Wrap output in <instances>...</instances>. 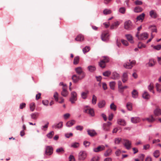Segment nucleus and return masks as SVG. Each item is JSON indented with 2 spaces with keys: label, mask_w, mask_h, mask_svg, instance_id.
<instances>
[{
  "label": "nucleus",
  "mask_w": 161,
  "mask_h": 161,
  "mask_svg": "<svg viewBox=\"0 0 161 161\" xmlns=\"http://www.w3.org/2000/svg\"><path fill=\"white\" fill-rule=\"evenodd\" d=\"M136 63V62L135 60L130 61V60H129V62L124 63L123 66L126 69H131L133 65L135 64Z\"/></svg>",
  "instance_id": "obj_1"
},
{
  "label": "nucleus",
  "mask_w": 161,
  "mask_h": 161,
  "mask_svg": "<svg viewBox=\"0 0 161 161\" xmlns=\"http://www.w3.org/2000/svg\"><path fill=\"white\" fill-rule=\"evenodd\" d=\"M139 32H138L136 35V36L137 37L139 40H145L148 37V35L147 33H142L140 35H139Z\"/></svg>",
  "instance_id": "obj_2"
},
{
  "label": "nucleus",
  "mask_w": 161,
  "mask_h": 161,
  "mask_svg": "<svg viewBox=\"0 0 161 161\" xmlns=\"http://www.w3.org/2000/svg\"><path fill=\"white\" fill-rule=\"evenodd\" d=\"M75 70L76 73L79 75V76H80L82 78L84 77L85 74L81 67H77L75 69Z\"/></svg>",
  "instance_id": "obj_3"
},
{
  "label": "nucleus",
  "mask_w": 161,
  "mask_h": 161,
  "mask_svg": "<svg viewBox=\"0 0 161 161\" xmlns=\"http://www.w3.org/2000/svg\"><path fill=\"white\" fill-rule=\"evenodd\" d=\"M87 156L86 152L85 151L80 152L79 154L78 160L80 161L84 160Z\"/></svg>",
  "instance_id": "obj_4"
},
{
  "label": "nucleus",
  "mask_w": 161,
  "mask_h": 161,
  "mask_svg": "<svg viewBox=\"0 0 161 161\" xmlns=\"http://www.w3.org/2000/svg\"><path fill=\"white\" fill-rule=\"evenodd\" d=\"M109 34L108 31H103L101 35V39L102 41H105L109 39Z\"/></svg>",
  "instance_id": "obj_5"
},
{
  "label": "nucleus",
  "mask_w": 161,
  "mask_h": 161,
  "mask_svg": "<svg viewBox=\"0 0 161 161\" xmlns=\"http://www.w3.org/2000/svg\"><path fill=\"white\" fill-rule=\"evenodd\" d=\"M84 112L89 114L92 116H94L95 114L94 111L93 109L90 108V107L88 106H87L86 108H85Z\"/></svg>",
  "instance_id": "obj_6"
},
{
  "label": "nucleus",
  "mask_w": 161,
  "mask_h": 161,
  "mask_svg": "<svg viewBox=\"0 0 161 161\" xmlns=\"http://www.w3.org/2000/svg\"><path fill=\"white\" fill-rule=\"evenodd\" d=\"M71 97L70 99V101L72 103H74L75 101H76L77 98V93L75 92H71Z\"/></svg>",
  "instance_id": "obj_7"
},
{
  "label": "nucleus",
  "mask_w": 161,
  "mask_h": 161,
  "mask_svg": "<svg viewBox=\"0 0 161 161\" xmlns=\"http://www.w3.org/2000/svg\"><path fill=\"white\" fill-rule=\"evenodd\" d=\"M132 23L130 20H129L125 22L124 23V28L125 29L130 30L132 29Z\"/></svg>",
  "instance_id": "obj_8"
},
{
  "label": "nucleus",
  "mask_w": 161,
  "mask_h": 161,
  "mask_svg": "<svg viewBox=\"0 0 161 161\" xmlns=\"http://www.w3.org/2000/svg\"><path fill=\"white\" fill-rule=\"evenodd\" d=\"M131 142L129 140H124V145L127 149L129 150L131 148Z\"/></svg>",
  "instance_id": "obj_9"
},
{
  "label": "nucleus",
  "mask_w": 161,
  "mask_h": 161,
  "mask_svg": "<svg viewBox=\"0 0 161 161\" xmlns=\"http://www.w3.org/2000/svg\"><path fill=\"white\" fill-rule=\"evenodd\" d=\"M122 80L123 83H126L128 79V75L127 72L123 73L121 78Z\"/></svg>",
  "instance_id": "obj_10"
},
{
  "label": "nucleus",
  "mask_w": 161,
  "mask_h": 161,
  "mask_svg": "<svg viewBox=\"0 0 161 161\" xmlns=\"http://www.w3.org/2000/svg\"><path fill=\"white\" fill-rule=\"evenodd\" d=\"M67 89V87L66 86H64L62 87V90L61 92V94L64 97H66L69 94Z\"/></svg>",
  "instance_id": "obj_11"
},
{
  "label": "nucleus",
  "mask_w": 161,
  "mask_h": 161,
  "mask_svg": "<svg viewBox=\"0 0 161 161\" xmlns=\"http://www.w3.org/2000/svg\"><path fill=\"white\" fill-rule=\"evenodd\" d=\"M53 153V148L49 146L46 147L45 154L47 155H51Z\"/></svg>",
  "instance_id": "obj_12"
},
{
  "label": "nucleus",
  "mask_w": 161,
  "mask_h": 161,
  "mask_svg": "<svg viewBox=\"0 0 161 161\" xmlns=\"http://www.w3.org/2000/svg\"><path fill=\"white\" fill-rule=\"evenodd\" d=\"M105 147L103 145L98 146L97 147L94 148L93 151L96 153H98L105 149Z\"/></svg>",
  "instance_id": "obj_13"
},
{
  "label": "nucleus",
  "mask_w": 161,
  "mask_h": 161,
  "mask_svg": "<svg viewBox=\"0 0 161 161\" xmlns=\"http://www.w3.org/2000/svg\"><path fill=\"white\" fill-rule=\"evenodd\" d=\"M58 93L57 92H56L54 93V96H53V97L55 98V101L57 102H58ZM59 100H60V101H59L58 102L60 103H63L64 102V99L62 97H61L60 98Z\"/></svg>",
  "instance_id": "obj_14"
},
{
  "label": "nucleus",
  "mask_w": 161,
  "mask_h": 161,
  "mask_svg": "<svg viewBox=\"0 0 161 161\" xmlns=\"http://www.w3.org/2000/svg\"><path fill=\"white\" fill-rule=\"evenodd\" d=\"M72 79L73 82L75 83H77L79 80L82 79L81 77L80 76H77L76 75H74L72 76Z\"/></svg>",
  "instance_id": "obj_15"
},
{
  "label": "nucleus",
  "mask_w": 161,
  "mask_h": 161,
  "mask_svg": "<svg viewBox=\"0 0 161 161\" xmlns=\"http://www.w3.org/2000/svg\"><path fill=\"white\" fill-rule=\"evenodd\" d=\"M117 123L120 125L125 126L126 124V122L125 121L122 119H118L117 120Z\"/></svg>",
  "instance_id": "obj_16"
},
{
  "label": "nucleus",
  "mask_w": 161,
  "mask_h": 161,
  "mask_svg": "<svg viewBox=\"0 0 161 161\" xmlns=\"http://www.w3.org/2000/svg\"><path fill=\"white\" fill-rule=\"evenodd\" d=\"M148 89L150 92H152L153 94H154L155 92L153 90V83L151 82L150 83L148 86Z\"/></svg>",
  "instance_id": "obj_17"
},
{
  "label": "nucleus",
  "mask_w": 161,
  "mask_h": 161,
  "mask_svg": "<svg viewBox=\"0 0 161 161\" xmlns=\"http://www.w3.org/2000/svg\"><path fill=\"white\" fill-rule=\"evenodd\" d=\"M142 97L145 99H148L150 98V96L147 92L145 91L143 93Z\"/></svg>",
  "instance_id": "obj_18"
},
{
  "label": "nucleus",
  "mask_w": 161,
  "mask_h": 161,
  "mask_svg": "<svg viewBox=\"0 0 161 161\" xmlns=\"http://www.w3.org/2000/svg\"><path fill=\"white\" fill-rule=\"evenodd\" d=\"M140 121V119L138 117H132L131 119V122L134 123H137Z\"/></svg>",
  "instance_id": "obj_19"
},
{
  "label": "nucleus",
  "mask_w": 161,
  "mask_h": 161,
  "mask_svg": "<svg viewBox=\"0 0 161 161\" xmlns=\"http://www.w3.org/2000/svg\"><path fill=\"white\" fill-rule=\"evenodd\" d=\"M63 126V122H60L57 124H55L53 125L52 127L55 129L61 128Z\"/></svg>",
  "instance_id": "obj_20"
},
{
  "label": "nucleus",
  "mask_w": 161,
  "mask_h": 161,
  "mask_svg": "<svg viewBox=\"0 0 161 161\" xmlns=\"http://www.w3.org/2000/svg\"><path fill=\"white\" fill-rule=\"evenodd\" d=\"M125 37H126L127 40L130 42L131 43H133L134 42L133 39V37L130 34H128L125 35Z\"/></svg>",
  "instance_id": "obj_21"
},
{
  "label": "nucleus",
  "mask_w": 161,
  "mask_h": 161,
  "mask_svg": "<svg viewBox=\"0 0 161 161\" xmlns=\"http://www.w3.org/2000/svg\"><path fill=\"white\" fill-rule=\"evenodd\" d=\"M84 40V36L81 34L78 35L75 38V40L77 41H83Z\"/></svg>",
  "instance_id": "obj_22"
},
{
  "label": "nucleus",
  "mask_w": 161,
  "mask_h": 161,
  "mask_svg": "<svg viewBox=\"0 0 161 161\" xmlns=\"http://www.w3.org/2000/svg\"><path fill=\"white\" fill-rule=\"evenodd\" d=\"M119 78V75L117 72H114L112 73V78L113 79L116 80Z\"/></svg>",
  "instance_id": "obj_23"
},
{
  "label": "nucleus",
  "mask_w": 161,
  "mask_h": 161,
  "mask_svg": "<svg viewBox=\"0 0 161 161\" xmlns=\"http://www.w3.org/2000/svg\"><path fill=\"white\" fill-rule=\"evenodd\" d=\"M119 23L118 21L115 22L111 26L110 29H113L116 28L119 25Z\"/></svg>",
  "instance_id": "obj_24"
},
{
  "label": "nucleus",
  "mask_w": 161,
  "mask_h": 161,
  "mask_svg": "<svg viewBox=\"0 0 161 161\" xmlns=\"http://www.w3.org/2000/svg\"><path fill=\"white\" fill-rule=\"evenodd\" d=\"M145 16V14L143 13L137 17L136 19L138 21L141 20L142 21L144 18Z\"/></svg>",
  "instance_id": "obj_25"
},
{
  "label": "nucleus",
  "mask_w": 161,
  "mask_h": 161,
  "mask_svg": "<svg viewBox=\"0 0 161 161\" xmlns=\"http://www.w3.org/2000/svg\"><path fill=\"white\" fill-rule=\"evenodd\" d=\"M143 121L147 120L149 122H153L155 119L152 116L149 117L148 118H146L142 119Z\"/></svg>",
  "instance_id": "obj_26"
},
{
  "label": "nucleus",
  "mask_w": 161,
  "mask_h": 161,
  "mask_svg": "<svg viewBox=\"0 0 161 161\" xmlns=\"http://www.w3.org/2000/svg\"><path fill=\"white\" fill-rule=\"evenodd\" d=\"M87 69L90 72H93L96 69V68L94 66L90 65L87 67Z\"/></svg>",
  "instance_id": "obj_27"
},
{
  "label": "nucleus",
  "mask_w": 161,
  "mask_h": 161,
  "mask_svg": "<svg viewBox=\"0 0 161 161\" xmlns=\"http://www.w3.org/2000/svg\"><path fill=\"white\" fill-rule=\"evenodd\" d=\"M132 97L135 98H137L138 96V92L136 90H134L131 92Z\"/></svg>",
  "instance_id": "obj_28"
},
{
  "label": "nucleus",
  "mask_w": 161,
  "mask_h": 161,
  "mask_svg": "<svg viewBox=\"0 0 161 161\" xmlns=\"http://www.w3.org/2000/svg\"><path fill=\"white\" fill-rule=\"evenodd\" d=\"M105 104V102L104 100H102L99 102L98 103V107L100 108H103Z\"/></svg>",
  "instance_id": "obj_29"
},
{
  "label": "nucleus",
  "mask_w": 161,
  "mask_h": 161,
  "mask_svg": "<svg viewBox=\"0 0 161 161\" xmlns=\"http://www.w3.org/2000/svg\"><path fill=\"white\" fill-rule=\"evenodd\" d=\"M143 10L142 8L139 7V6H137L136 7L134 10V11L135 13H140Z\"/></svg>",
  "instance_id": "obj_30"
},
{
  "label": "nucleus",
  "mask_w": 161,
  "mask_h": 161,
  "mask_svg": "<svg viewBox=\"0 0 161 161\" xmlns=\"http://www.w3.org/2000/svg\"><path fill=\"white\" fill-rule=\"evenodd\" d=\"M150 15L152 18H155L157 17L156 12L153 10L151 11L150 12Z\"/></svg>",
  "instance_id": "obj_31"
},
{
  "label": "nucleus",
  "mask_w": 161,
  "mask_h": 161,
  "mask_svg": "<svg viewBox=\"0 0 161 161\" xmlns=\"http://www.w3.org/2000/svg\"><path fill=\"white\" fill-rule=\"evenodd\" d=\"M75 123V121L74 120H72L71 121H68L66 124V125L68 127H70L73 125Z\"/></svg>",
  "instance_id": "obj_32"
},
{
  "label": "nucleus",
  "mask_w": 161,
  "mask_h": 161,
  "mask_svg": "<svg viewBox=\"0 0 161 161\" xmlns=\"http://www.w3.org/2000/svg\"><path fill=\"white\" fill-rule=\"evenodd\" d=\"M39 115V113H35L31 114V118L33 119H36Z\"/></svg>",
  "instance_id": "obj_33"
},
{
  "label": "nucleus",
  "mask_w": 161,
  "mask_h": 161,
  "mask_svg": "<svg viewBox=\"0 0 161 161\" xmlns=\"http://www.w3.org/2000/svg\"><path fill=\"white\" fill-rule=\"evenodd\" d=\"M88 134L91 136H94L96 135V133L94 130H88Z\"/></svg>",
  "instance_id": "obj_34"
},
{
  "label": "nucleus",
  "mask_w": 161,
  "mask_h": 161,
  "mask_svg": "<svg viewBox=\"0 0 161 161\" xmlns=\"http://www.w3.org/2000/svg\"><path fill=\"white\" fill-rule=\"evenodd\" d=\"M156 88L157 91L159 93H161V85L158 83L156 84Z\"/></svg>",
  "instance_id": "obj_35"
},
{
  "label": "nucleus",
  "mask_w": 161,
  "mask_h": 161,
  "mask_svg": "<svg viewBox=\"0 0 161 161\" xmlns=\"http://www.w3.org/2000/svg\"><path fill=\"white\" fill-rule=\"evenodd\" d=\"M88 93V91H86L85 92H82L81 94L82 97L84 99H86Z\"/></svg>",
  "instance_id": "obj_36"
},
{
  "label": "nucleus",
  "mask_w": 161,
  "mask_h": 161,
  "mask_svg": "<svg viewBox=\"0 0 161 161\" xmlns=\"http://www.w3.org/2000/svg\"><path fill=\"white\" fill-rule=\"evenodd\" d=\"M154 114L156 116H159L161 114V110L157 108L154 111Z\"/></svg>",
  "instance_id": "obj_37"
},
{
  "label": "nucleus",
  "mask_w": 161,
  "mask_h": 161,
  "mask_svg": "<svg viewBox=\"0 0 161 161\" xmlns=\"http://www.w3.org/2000/svg\"><path fill=\"white\" fill-rule=\"evenodd\" d=\"M155 64L154 62L153 59H150L149 60V63L147 64V66L152 67Z\"/></svg>",
  "instance_id": "obj_38"
},
{
  "label": "nucleus",
  "mask_w": 161,
  "mask_h": 161,
  "mask_svg": "<svg viewBox=\"0 0 161 161\" xmlns=\"http://www.w3.org/2000/svg\"><path fill=\"white\" fill-rule=\"evenodd\" d=\"M112 150L109 149L104 153V155L105 157H107L110 155L111 154Z\"/></svg>",
  "instance_id": "obj_39"
},
{
  "label": "nucleus",
  "mask_w": 161,
  "mask_h": 161,
  "mask_svg": "<svg viewBox=\"0 0 161 161\" xmlns=\"http://www.w3.org/2000/svg\"><path fill=\"white\" fill-rule=\"evenodd\" d=\"M80 58L79 56H76L75 57L73 61L74 64H78Z\"/></svg>",
  "instance_id": "obj_40"
},
{
  "label": "nucleus",
  "mask_w": 161,
  "mask_h": 161,
  "mask_svg": "<svg viewBox=\"0 0 161 161\" xmlns=\"http://www.w3.org/2000/svg\"><path fill=\"white\" fill-rule=\"evenodd\" d=\"M103 129L104 131H108L110 130V127L106 125V124L104 123L103 124Z\"/></svg>",
  "instance_id": "obj_41"
},
{
  "label": "nucleus",
  "mask_w": 161,
  "mask_h": 161,
  "mask_svg": "<svg viewBox=\"0 0 161 161\" xmlns=\"http://www.w3.org/2000/svg\"><path fill=\"white\" fill-rule=\"evenodd\" d=\"M115 85V82L114 81L110 82L109 83V86L110 88L112 90H114Z\"/></svg>",
  "instance_id": "obj_42"
},
{
  "label": "nucleus",
  "mask_w": 161,
  "mask_h": 161,
  "mask_svg": "<svg viewBox=\"0 0 161 161\" xmlns=\"http://www.w3.org/2000/svg\"><path fill=\"white\" fill-rule=\"evenodd\" d=\"M90 47L86 46L82 49L83 52L84 53L89 52L90 50Z\"/></svg>",
  "instance_id": "obj_43"
},
{
  "label": "nucleus",
  "mask_w": 161,
  "mask_h": 161,
  "mask_svg": "<svg viewBox=\"0 0 161 161\" xmlns=\"http://www.w3.org/2000/svg\"><path fill=\"white\" fill-rule=\"evenodd\" d=\"M30 108L31 111H33L35 108V103H32L30 105Z\"/></svg>",
  "instance_id": "obj_44"
},
{
  "label": "nucleus",
  "mask_w": 161,
  "mask_h": 161,
  "mask_svg": "<svg viewBox=\"0 0 161 161\" xmlns=\"http://www.w3.org/2000/svg\"><path fill=\"white\" fill-rule=\"evenodd\" d=\"M97 101V98L94 95H93L92 100V103L93 104H95L96 103Z\"/></svg>",
  "instance_id": "obj_45"
},
{
  "label": "nucleus",
  "mask_w": 161,
  "mask_h": 161,
  "mask_svg": "<svg viewBox=\"0 0 161 161\" xmlns=\"http://www.w3.org/2000/svg\"><path fill=\"white\" fill-rule=\"evenodd\" d=\"M99 66L102 68H104L105 66V63L103 61L101 60L99 63Z\"/></svg>",
  "instance_id": "obj_46"
},
{
  "label": "nucleus",
  "mask_w": 161,
  "mask_h": 161,
  "mask_svg": "<svg viewBox=\"0 0 161 161\" xmlns=\"http://www.w3.org/2000/svg\"><path fill=\"white\" fill-rule=\"evenodd\" d=\"M159 154V151L158 150H156L153 153V156L156 158L158 157Z\"/></svg>",
  "instance_id": "obj_47"
},
{
  "label": "nucleus",
  "mask_w": 161,
  "mask_h": 161,
  "mask_svg": "<svg viewBox=\"0 0 161 161\" xmlns=\"http://www.w3.org/2000/svg\"><path fill=\"white\" fill-rule=\"evenodd\" d=\"M146 46L141 42H139L138 44V47L139 48H145Z\"/></svg>",
  "instance_id": "obj_48"
},
{
  "label": "nucleus",
  "mask_w": 161,
  "mask_h": 161,
  "mask_svg": "<svg viewBox=\"0 0 161 161\" xmlns=\"http://www.w3.org/2000/svg\"><path fill=\"white\" fill-rule=\"evenodd\" d=\"M110 108L111 109L115 111L116 109V106L113 103L110 105Z\"/></svg>",
  "instance_id": "obj_49"
},
{
  "label": "nucleus",
  "mask_w": 161,
  "mask_h": 161,
  "mask_svg": "<svg viewBox=\"0 0 161 161\" xmlns=\"http://www.w3.org/2000/svg\"><path fill=\"white\" fill-rule=\"evenodd\" d=\"M126 107L129 110H131L132 109V104L130 103H128L126 104Z\"/></svg>",
  "instance_id": "obj_50"
},
{
  "label": "nucleus",
  "mask_w": 161,
  "mask_h": 161,
  "mask_svg": "<svg viewBox=\"0 0 161 161\" xmlns=\"http://www.w3.org/2000/svg\"><path fill=\"white\" fill-rule=\"evenodd\" d=\"M111 13V10L109 9H105L103 11V13L104 14L106 15L110 14Z\"/></svg>",
  "instance_id": "obj_51"
},
{
  "label": "nucleus",
  "mask_w": 161,
  "mask_h": 161,
  "mask_svg": "<svg viewBox=\"0 0 161 161\" xmlns=\"http://www.w3.org/2000/svg\"><path fill=\"white\" fill-rule=\"evenodd\" d=\"M56 152L57 153H63L64 152V150L63 148L61 147L57 149H56Z\"/></svg>",
  "instance_id": "obj_52"
},
{
  "label": "nucleus",
  "mask_w": 161,
  "mask_h": 161,
  "mask_svg": "<svg viewBox=\"0 0 161 161\" xmlns=\"http://www.w3.org/2000/svg\"><path fill=\"white\" fill-rule=\"evenodd\" d=\"M54 135V132L52 131L47 135V136L49 138H51Z\"/></svg>",
  "instance_id": "obj_53"
},
{
  "label": "nucleus",
  "mask_w": 161,
  "mask_h": 161,
  "mask_svg": "<svg viewBox=\"0 0 161 161\" xmlns=\"http://www.w3.org/2000/svg\"><path fill=\"white\" fill-rule=\"evenodd\" d=\"M121 140V138H115L114 140V142L115 144H119Z\"/></svg>",
  "instance_id": "obj_54"
},
{
  "label": "nucleus",
  "mask_w": 161,
  "mask_h": 161,
  "mask_svg": "<svg viewBox=\"0 0 161 161\" xmlns=\"http://www.w3.org/2000/svg\"><path fill=\"white\" fill-rule=\"evenodd\" d=\"M125 8L124 7H121L119 9V11L121 13L124 14L125 12Z\"/></svg>",
  "instance_id": "obj_55"
},
{
  "label": "nucleus",
  "mask_w": 161,
  "mask_h": 161,
  "mask_svg": "<svg viewBox=\"0 0 161 161\" xmlns=\"http://www.w3.org/2000/svg\"><path fill=\"white\" fill-rule=\"evenodd\" d=\"M79 146V144L78 142H75L71 144V147L74 148H77Z\"/></svg>",
  "instance_id": "obj_56"
},
{
  "label": "nucleus",
  "mask_w": 161,
  "mask_h": 161,
  "mask_svg": "<svg viewBox=\"0 0 161 161\" xmlns=\"http://www.w3.org/2000/svg\"><path fill=\"white\" fill-rule=\"evenodd\" d=\"M121 42L123 45L125 46H127L128 45V42L125 40L122 39L121 40Z\"/></svg>",
  "instance_id": "obj_57"
},
{
  "label": "nucleus",
  "mask_w": 161,
  "mask_h": 161,
  "mask_svg": "<svg viewBox=\"0 0 161 161\" xmlns=\"http://www.w3.org/2000/svg\"><path fill=\"white\" fill-rule=\"evenodd\" d=\"M48 124L49 123L47 122L45 125L42 126V130H46L48 128Z\"/></svg>",
  "instance_id": "obj_58"
},
{
  "label": "nucleus",
  "mask_w": 161,
  "mask_h": 161,
  "mask_svg": "<svg viewBox=\"0 0 161 161\" xmlns=\"http://www.w3.org/2000/svg\"><path fill=\"white\" fill-rule=\"evenodd\" d=\"M110 74L111 72L109 71H106L103 73V75L105 76H108Z\"/></svg>",
  "instance_id": "obj_59"
},
{
  "label": "nucleus",
  "mask_w": 161,
  "mask_h": 161,
  "mask_svg": "<svg viewBox=\"0 0 161 161\" xmlns=\"http://www.w3.org/2000/svg\"><path fill=\"white\" fill-rule=\"evenodd\" d=\"M153 48L157 50H159L161 48V45H158L157 46H155L153 47Z\"/></svg>",
  "instance_id": "obj_60"
},
{
  "label": "nucleus",
  "mask_w": 161,
  "mask_h": 161,
  "mask_svg": "<svg viewBox=\"0 0 161 161\" xmlns=\"http://www.w3.org/2000/svg\"><path fill=\"white\" fill-rule=\"evenodd\" d=\"M99 158L98 157H94L91 160V161H99Z\"/></svg>",
  "instance_id": "obj_61"
},
{
  "label": "nucleus",
  "mask_w": 161,
  "mask_h": 161,
  "mask_svg": "<svg viewBox=\"0 0 161 161\" xmlns=\"http://www.w3.org/2000/svg\"><path fill=\"white\" fill-rule=\"evenodd\" d=\"M135 3L136 5H141L142 4V2L139 0H137L135 1Z\"/></svg>",
  "instance_id": "obj_62"
},
{
  "label": "nucleus",
  "mask_w": 161,
  "mask_h": 161,
  "mask_svg": "<svg viewBox=\"0 0 161 161\" xmlns=\"http://www.w3.org/2000/svg\"><path fill=\"white\" fill-rule=\"evenodd\" d=\"M69 161H75L74 157L72 155H70L69 157Z\"/></svg>",
  "instance_id": "obj_63"
},
{
  "label": "nucleus",
  "mask_w": 161,
  "mask_h": 161,
  "mask_svg": "<svg viewBox=\"0 0 161 161\" xmlns=\"http://www.w3.org/2000/svg\"><path fill=\"white\" fill-rule=\"evenodd\" d=\"M26 106V104L25 103H22L20 104L19 108L22 109L25 108Z\"/></svg>",
  "instance_id": "obj_64"
}]
</instances>
